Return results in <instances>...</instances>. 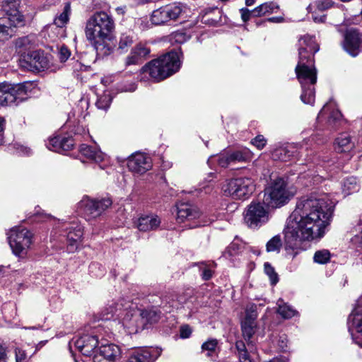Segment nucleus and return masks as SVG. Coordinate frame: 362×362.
Instances as JSON below:
<instances>
[{
  "label": "nucleus",
  "mask_w": 362,
  "mask_h": 362,
  "mask_svg": "<svg viewBox=\"0 0 362 362\" xmlns=\"http://www.w3.org/2000/svg\"><path fill=\"white\" fill-rule=\"evenodd\" d=\"M33 37L25 36L17 39L15 43L16 48L22 49L21 51L30 49L33 42Z\"/></svg>",
  "instance_id": "obj_44"
},
{
  "label": "nucleus",
  "mask_w": 362,
  "mask_h": 362,
  "mask_svg": "<svg viewBox=\"0 0 362 362\" xmlns=\"http://www.w3.org/2000/svg\"><path fill=\"white\" fill-rule=\"evenodd\" d=\"M115 30L112 17L104 11L95 13L86 23V36L88 40H110Z\"/></svg>",
  "instance_id": "obj_5"
},
{
  "label": "nucleus",
  "mask_w": 362,
  "mask_h": 362,
  "mask_svg": "<svg viewBox=\"0 0 362 362\" xmlns=\"http://www.w3.org/2000/svg\"><path fill=\"white\" fill-rule=\"evenodd\" d=\"M161 223L160 217L156 214L141 216L135 222L136 227L143 232H148L158 229Z\"/></svg>",
  "instance_id": "obj_26"
},
{
  "label": "nucleus",
  "mask_w": 362,
  "mask_h": 362,
  "mask_svg": "<svg viewBox=\"0 0 362 362\" xmlns=\"http://www.w3.org/2000/svg\"><path fill=\"white\" fill-rule=\"evenodd\" d=\"M257 317V306L250 304L245 309V315L241 321V330L244 339L250 346L252 344L250 339L256 332Z\"/></svg>",
  "instance_id": "obj_14"
},
{
  "label": "nucleus",
  "mask_w": 362,
  "mask_h": 362,
  "mask_svg": "<svg viewBox=\"0 0 362 362\" xmlns=\"http://www.w3.org/2000/svg\"><path fill=\"white\" fill-rule=\"evenodd\" d=\"M118 346L113 344H101L93 354V362H115L120 357Z\"/></svg>",
  "instance_id": "obj_19"
},
{
  "label": "nucleus",
  "mask_w": 362,
  "mask_h": 362,
  "mask_svg": "<svg viewBox=\"0 0 362 362\" xmlns=\"http://www.w3.org/2000/svg\"><path fill=\"white\" fill-rule=\"evenodd\" d=\"M238 250H239L238 245L235 243H232L226 248V251L223 253V256L226 257H232L237 254Z\"/></svg>",
  "instance_id": "obj_51"
},
{
  "label": "nucleus",
  "mask_w": 362,
  "mask_h": 362,
  "mask_svg": "<svg viewBox=\"0 0 362 362\" xmlns=\"http://www.w3.org/2000/svg\"><path fill=\"white\" fill-rule=\"evenodd\" d=\"M25 62L30 71H41L48 67L49 62L44 53L40 51H33L25 57Z\"/></svg>",
  "instance_id": "obj_22"
},
{
  "label": "nucleus",
  "mask_w": 362,
  "mask_h": 362,
  "mask_svg": "<svg viewBox=\"0 0 362 362\" xmlns=\"http://www.w3.org/2000/svg\"><path fill=\"white\" fill-rule=\"evenodd\" d=\"M316 226L317 193L312 192L298 199L294 211L288 218L284 229L287 255L294 258L299 250H305L303 243L314 239Z\"/></svg>",
  "instance_id": "obj_1"
},
{
  "label": "nucleus",
  "mask_w": 362,
  "mask_h": 362,
  "mask_svg": "<svg viewBox=\"0 0 362 362\" xmlns=\"http://www.w3.org/2000/svg\"><path fill=\"white\" fill-rule=\"evenodd\" d=\"M160 355V351L157 349H136L129 354L127 362H153Z\"/></svg>",
  "instance_id": "obj_21"
},
{
  "label": "nucleus",
  "mask_w": 362,
  "mask_h": 362,
  "mask_svg": "<svg viewBox=\"0 0 362 362\" xmlns=\"http://www.w3.org/2000/svg\"><path fill=\"white\" fill-rule=\"evenodd\" d=\"M80 153L87 159L95 163L105 161L107 158V156L101 151L95 148V147L89 146L86 144L81 145Z\"/></svg>",
  "instance_id": "obj_29"
},
{
  "label": "nucleus",
  "mask_w": 362,
  "mask_h": 362,
  "mask_svg": "<svg viewBox=\"0 0 362 362\" xmlns=\"http://www.w3.org/2000/svg\"><path fill=\"white\" fill-rule=\"evenodd\" d=\"M112 102V97L110 93H105L98 97L95 105L98 109L107 110Z\"/></svg>",
  "instance_id": "obj_42"
},
{
  "label": "nucleus",
  "mask_w": 362,
  "mask_h": 362,
  "mask_svg": "<svg viewBox=\"0 0 362 362\" xmlns=\"http://www.w3.org/2000/svg\"><path fill=\"white\" fill-rule=\"evenodd\" d=\"M116 11L118 14L124 15L126 12V6L117 7Z\"/></svg>",
  "instance_id": "obj_62"
},
{
  "label": "nucleus",
  "mask_w": 362,
  "mask_h": 362,
  "mask_svg": "<svg viewBox=\"0 0 362 362\" xmlns=\"http://www.w3.org/2000/svg\"><path fill=\"white\" fill-rule=\"evenodd\" d=\"M360 189L359 183L354 177H349L344 180L341 189L344 196L357 192Z\"/></svg>",
  "instance_id": "obj_37"
},
{
  "label": "nucleus",
  "mask_w": 362,
  "mask_h": 362,
  "mask_svg": "<svg viewBox=\"0 0 362 362\" xmlns=\"http://www.w3.org/2000/svg\"><path fill=\"white\" fill-rule=\"evenodd\" d=\"M8 241L13 253L23 257L32 243L33 234L25 228L14 227L8 233Z\"/></svg>",
  "instance_id": "obj_9"
},
{
  "label": "nucleus",
  "mask_w": 362,
  "mask_h": 362,
  "mask_svg": "<svg viewBox=\"0 0 362 362\" xmlns=\"http://www.w3.org/2000/svg\"><path fill=\"white\" fill-rule=\"evenodd\" d=\"M172 40L175 42L182 44L185 42L189 37L183 32H175L172 35Z\"/></svg>",
  "instance_id": "obj_49"
},
{
  "label": "nucleus",
  "mask_w": 362,
  "mask_h": 362,
  "mask_svg": "<svg viewBox=\"0 0 362 362\" xmlns=\"http://www.w3.org/2000/svg\"><path fill=\"white\" fill-rule=\"evenodd\" d=\"M74 145V139L71 137L59 136L50 138L46 143V146L49 151L58 153L69 151Z\"/></svg>",
  "instance_id": "obj_25"
},
{
  "label": "nucleus",
  "mask_w": 362,
  "mask_h": 362,
  "mask_svg": "<svg viewBox=\"0 0 362 362\" xmlns=\"http://www.w3.org/2000/svg\"><path fill=\"white\" fill-rule=\"evenodd\" d=\"M0 362H7L5 349L1 346H0Z\"/></svg>",
  "instance_id": "obj_60"
},
{
  "label": "nucleus",
  "mask_w": 362,
  "mask_h": 362,
  "mask_svg": "<svg viewBox=\"0 0 362 362\" xmlns=\"http://www.w3.org/2000/svg\"><path fill=\"white\" fill-rule=\"evenodd\" d=\"M255 180L249 177L226 180L222 185L223 193L235 199H245L255 190Z\"/></svg>",
  "instance_id": "obj_7"
},
{
  "label": "nucleus",
  "mask_w": 362,
  "mask_h": 362,
  "mask_svg": "<svg viewBox=\"0 0 362 362\" xmlns=\"http://www.w3.org/2000/svg\"><path fill=\"white\" fill-rule=\"evenodd\" d=\"M79 105L81 106V107H84L86 106V107H88V100L87 99H81L80 101H79Z\"/></svg>",
  "instance_id": "obj_63"
},
{
  "label": "nucleus",
  "mask_w": 362,
  "mask_h": 362,
  "mask_svg": "<svg viewBox=\"0 0 362 362\" xmlns=\"http://www.w3.org/2000/svg\"><path fill=\"white\" fill-rule=\"evenodd\" d=\"M332 254L328 250H318V264H326L330 261Z\"/></svg>",
  "instance_id": "obj_48"
},
{
  "label": "nucleus",
  "mask_w": 362,
  "mask_h": 362,
  "mask_svg": "<svg viewBox=\"0 0 362 362\" xmlns=\"http://www.w3.org/2000/svg\"><path fill=\"white\" fill-rule=\"evenodd\" d=\"M321 114H329L327 124L331 129L337 130L344 127L346 120L343 117L341 112L338 110L335 102L333 100L326 103L320 110Z\"/></svg>",
  "instance_id": "obj_18"
},
{
  "label": "nucleus",
  "mask_w": 362,
  "mask_h": 362,
  "mask_svg": "<svg viewBox=\"0 0 362 362\" xmlns=\"http://www.w3.org/2000/svg\"><path fill=\"white\" fill-rule=\"evenodd\" d=\"M344 49L351 57H356L362 47V33L357 29L350 28L344 34L342 42Z\"/></svg>",
  "instance_id": "obj_15"
},
{
  "label": "nucleus",
  "mask_w": 362,
  "mask_h": 362,
  "mask_svg": "<svg viewBox=\"0 0 362 362\" xmlns=\"http://www.w3.org/2000/svg\"><path fill=\"white\" fill-rule=\"evenodd\" d=\"M149 53L150 49L144 45L139 43L134 46L126 57L124 64L126 66L139 64L143 62Z\"/></svg>",
  "instance_id": "obj_24"
},
{
  "label": "nucleus",
  "mask_w": 362,
  "mask_h": 362,
  "mask_svg": "<svg viewBox=\"0 0 362 362\" xmlns=\"http://www.w3.org/2000/svg\"><path fill=\"white\" fill-rule=\"evenodd\" d=\"M336 203L337 200L331 194L318 187V239L329 230Z\"/></svg>",
  "instance_id": "obj_6"
},
{
  "label": "nucleus",
  "mask_w": 362,
  "mask_h": 362,
  "mask_svg": "<svg viewBox=\"0 0 362 362\" xmlns=\"http://www.w3.org/2000/svg\"><path fill=\"white\" fill-rule=\"evenodd\" d=\"M334 1L332 0H318V10H324L330 8Z\"/></svg>",
  "instance_id": "obj_55"
},
{
  "label": "nucleus",
  "mask_w": 362,
  "mask_h": 362,
  "mask_svg": "<svg viewBox=\"0 0 362 362\" xmlns=\"http://www.w3.org/2000/svg\"><path fill=\"white\" fill-rule=\"evenodd\" d=\"M282 245L281 239L280 235H277L274 236L267 243V252H279Z\"/></svg>",
  "instance_id": "obj_43"
},
{
  "label": "nucleus",
  "mask_w": 362,
  "mask_h": 362,
  "mask_svg": "<svg viewBox=\"0 0 362 362\" xmlns=\"http://www.w3.org/2000/svg\"><path fill=\"white\" fill-rule=\"evenodd\" d=\"M71 55L69 49L64 45H62L59 50V60L63 62H66Z\"/></svg>",
  "instance_id": "obj_52"
},
{
  "label": "nucleus",
  "mask_w": 362,
  "mask_h": 362,
  "mask_svg": "<svg viewBox=\"0 0 362 362\" xmlns=\"http://www.w3.org/2000/svg\"><path fill=\"white\" fill-rule=\"evenodd\" d=\"M284 18L282 16H279V17H272V18H269L267 19V21L269 22H271V23H282L284 22Z\"/></svg>",
  "instance_id": "obj_61"
},
{
  "label": "nucleus",
  "mask_w": 362,
  "mask_h": 362,
  "mask_svg": "<svg viewBox=\"0 0 362 362\" xmlns=\"http://www.w3.org/2000/svg\"><path fill=\"white\" fill-rule=\"evenodd\" d=\"M139 25V28L142 30L146 29L148 28V19L147 18H141L138 20V23Z\"/></svg>",
  "instance_id": "obj_59"
},
{
  "label": "nucleus",
  "mask_w": 362,
  "mask_h": 362,
  "mask_svg": "<svg viewBox=\"0 0 362 362\" xmlns=\"http://www.w3.org/2000/svg\"><path fill=\"white\" fill-rule=\"evenodd\" d=\"M71 11V7L67 4L64 8V11L54 19V24L59 28H62L69 21V14Z\"/></svg>",
  "instance_id": "obj_41"
},
{
  "label": "nucleus",
  "mask_w": 362,
  "mask_h": 362,
  "mask_svg": "<svg viewBox=\"0 0 362 362\" xmlns=\"http://www.w3.org/2000/svg\"><path fill=\"white\" fill-rule=\"evenodd\" d=\"M264 267V272L269 277L271 284L275 285L279 281V277L274 268L269 262H265Z\"/></svg>",
  "instance_id": "obj_45"
},
{
  "label": "nucleus",
  "mask_w": 362,
  "mask_h": 362,
  "mask_svg": "<svg viewBox=\"0 0 362 362\" xmlns=\"http://www.w3.org/2000/svg\"><path fill=\"white\" fill-rule=\"evenodd\" d=\"M235 347L238 351V356L240 362H252L243 341H236Z\"/></svg>",
  "instance_id": "obj_40"
},
{
  "label": "nucleus",
  "mask_w": 362,
  "mask_h": 362,
  "mask_svg": "<svg viewBox=\"0 0 362 362\" xmlns=\"http://www.w3.org/2000/svg\"><path fill=\"white\" fill-rule=\"evenodd\" d=\"M17 153L20 155H29L30 153V149L23 145H16Z\"/></svg>",
  "instance_id": "obj_58"
},
{
  "label": "nucleus",
  "mask_w": 362,
  "mask_h": 362,
  "mask_svg": "<svg viewBox=\"0 0 362 362\" xmlns=\"http://www.w3.org/2000/svg\"><path fill=\"white\" fill-rule=\"evenodd\" d=\"M192 333V329L188 325L182 326L180 329V337L183 339L188 338Z\"/></svg>",
  "instance_id": "obj_57"
},
{
  "label": "nucleus",
  "mask_w": 362,
  "mask_h": 362,
  "mask_svg": "<svg viewBox=\"0 0 362 362\" xmlns=\"http://www.w3.org/2000/svg\"><path fill=\"white\" fill-rule=\"evenodd\" d=\"M127 167L133 173L143 175L151 169L152 160L145 153L136 152L128 158Z\"/></svg>",
  "instance_id": "obj_16"
},
{
  "label": "nucleus",
  "mask_w": 362,
  "mask_h": 362,
  "mask_svg": "<svg viewBox=\"0 0 362 362\" xmlns=\"http://www.w3.org/2000/svg\"><path fill=\"white\" fill-rule=\"evenodd\" d=\"M27 88L24 83L11 84L6 82L0 83V105H16L27 98Z\"/></svg>",
  "instance_id": "obj_10"
},
{
  "label": "nucleus",
  "mask_w": 362,
  "mask_h": 362,
  "mask_svg": "<svg viewBox=\"0 0 362 362\" xmlns=\"http://www.w3.org/2000/svg\"><path fill=\"white\" fill-rule=\"evenodd\" d=\"M277 305V313L284 319H290L294 316L298 315V312L291 305L284 303L281 299L278 300Z\"/></svg>",
  "instance_id": "obj_38"
},
{
  "label": "nucleus",
  "mask_w": 362,
  "mask_h": 362,
  "mask_svg": "<svg viewBox=\"0 0 362 362\" xmlns=\"http://www.w3.org/2000/svg\"><path fill=\"white\" fill-rule=\"evenodd\" d=\"M112 204V200L108 197L95 199L84 196L78 203V208L90 220L100 216Z\"/></svg>",
  "instance_id": "obj_11"
},
{
  "label": "nucleus",
  "mask_w": 362,
  "mask_h": 362,
  "mask_svg": "<svg viewBox=\"0 0 362 362\" xmlns=\"http://www.w3.org/2000/svg\"><path fill=\"white\" fill-rule=\"evenodd\" d=\"M255 3V0H245V4L247 6H252Z\"/></svg>",
  "instance_id": "obj_64"
},
{
  "label": "nucleus",
  "mask_w": 362,
  "mask_h": 362,
  "mask_svg": "<svg viewBox=\"0 0 362 362\" xmlns=\"http://www.w3.org/2000/svg\"><path fill=\"white\" fill-rule=\"evenodd\" d=\"M182 12V7L180 4H168L154 10L151 16V21L155 25H165L170 21L177 20Z\"/></svg>",
  "instance_id": "obj_13"
},
{
  "label": "nucleus",
  "mask_w": 362,
  "mask_h": 362,
  "mask_svg": "<svg viewBox=\"0 0 362 362\" xmlns=\"http://www.w3.org/2000/svg\"><path fill=\"white\" fill-rule=\"evenodd\" d=\"M264 202H252L245 212V221L252 228H257L269 221V209Z\"/></svg>",
  "instance_id": "obj_12"
},
{
  "label": "nucleus",
  "mask_w": 362,
  "mask_h": 362,
  "mask_svg": "<svg viewBox=\"0 0 362 362\" xmlns=\"http://www.w3.org/2000/svg\"><path fill=\"white\" fill-rule=\"evenodd\" d=\"M134 310L133 304L124 305L122 303L117 304L114 314L109 316H104L105 320H110L115 315L122 319L124 327L130 334L136 333L140 329H143L148 325H152L158 322L160 319V311L155 307L145 309L140 311L139 316L132 313Z\"/></svg>",
  "instance_id": "obj_3"
},
{
  "label": "nucleus",
  "mask_w": 362,
  "mask_h": 362,
  "mask_svg": "<svg viewBox=\"0 0 362 362\" xmlns=\"http://www.w3.org/2000/svg\"><path fill=\"white\" fill-rule=\"evenodd\" d=\"M333 146L337 153H348L355 147L353 137L347 132L339 133L334 139Z\"/></svg>",
  "instance_id": "obj_27"
},
{
  "label": "nucleus",
  "mask_w": 362,
  "mask_h": 362,
  "mask_svg": "<svg viewBox=\"0 0 362 362\" xmlns=\"http://www.w3.org/2000/svg\"><path fill=\"white\" fill-rule=\"evenodd\" d=\"M94 47L97 54L101 57L108 56L112 52L113 48L110 45L109 40H89Z\"/></svg>",
  "instance_id": "obj_34"
},
{
  "label": "nucleus",
  "mask_w": 362,
  "mask_h": 362,
  "mask_svg": "<svg viewBox=\"0 0 362 362\" xmlns=\"http://www.w3.org/2000/svg\"><path fill=\"white\" fill-rule=\"evenodd\" d=\"M200 271L202 272V279L204 280H209L212 277L213 272L209 265L202 264L200 267Z\"/></svg>",
  "instance_id": "obj_50"
},
{
  "label": "nucleus",
  "mask_w": 362,
  "mask_h": 362,
  "mask_svg": "<svg viewBox=\"0 0 362 362\" xmlns=\"http://www.w3.org/2000/svg\"><path fill=\"white\" fill-rule=\"evenodd\" d=\"M217 344L218 341L216 339H209L202 344V349L203 351H208L209 353L207 354V355L210 356V353L214 352L216 350Z\"/></svg>",
  "instance_id": "obj_47"
},
{
  "label": "nucleus",
  "mask_w": 362,
  "mask_h": 362,
  "mask_svg": "<svg viewBox=\"0 0 362 362\" xmlns=\"http://www.w3.org/2000/svg\"><path fill=\"white\" fill-rule=\"evenodd\" d=\"M266 139L262 135L257 136L252 140L251 143L255 146L258 149H262L266 145Z\"/></svg>",
  "instance_id": "obj_53"
},
{
  "label": "nucleus",
  "mask_w": 362,
  "mask_h": 362,
  "mask_svg": "<svg viewBox=\"0 0 362 362\" xmlns=\"http://www.w3.org/2000/svg\"><path fill=\"white\" fill-rule=\"evenodd\" d=\"M201 212L199 209L189 203H180L177 206V221L180 223L199 218Z\"/></svg>",
  "instance_id": "obj_23"
},
{
  "label": "nucleus",
  "mask_w": 362,
  "mask_h": 362,
  "mask_svg": "<svg viewBox=\"0 0 362 362\" xmlns=\"http://www.w3.org/2000/svg\"><path fill=\"white\" fill-rule=\"evenodd\" d=\"M133 43L134 39L132 35L127 33H122L119 37L117 49L120 54L125 53Z\"/></svg>",
  "instance_id": "obj_39"
},
{
  "label": "nucleus",
  "mask_w": 362,
  "mask_h": 362,
  "mask_svg": "<svg viewBox=\"0 0 362 362\" xmlns=\"http://www.w3.org/2000/svg\"><path fill=\"white\" fill-rule=\"evenodd\" d=\"M16 362H25L26 354L24 351L21 349H16Z\"/></svg>",
  "instance_id": "obj_56"
},
{
  "label": "nucleus",
  "mask_w": 362,
  "mask_h": 362,
  "mask_svg": "<svg viewBox=\"0 0 362 362\" xmlns=\"http://www.w3.org/2000/svg\"><path fill=\"white\" fill-rule=\"evenodd\" d=\"M316 52L317 44L315 36L305 35L299 39V61L296 67V72L303 88V93L300 95L301 100L305 104L311 106H314L315 103V53Z\"/></svg>",
  "instance_id": "obj_2"
},
{
  "label": "nucleus",
  "mask_w": 362,
  "mask_h": 362,
  "mask_svg": "<svg viewBox=\"0 0 362 362\" xmlns=\"http://www.w3.org/2000/svg\"><path fill=\"white\" fill-rule=\"evenodd\" d=\"M11 18H0V42L10 39L14 34V28L19 24Z\"/></svg>",
  "instance_id": "obj_28"
},
{
  "label": "nucleus",
  "mask_w": 362,
  "mask_h": 362,
  "mask_svg": "<svg viewBox=\"0 0 362 362\" xmlns=\"http://www.w3.org/2000/svg\"><path fill=\"white\" fill-rule=\"evenodd\" d=\"M207 163L211 168H215L216 165L221 168H227L232 163L229 151L210 156Z\"/></svg>",
  "instance_id": "obj_32"
},
{
  "label": "nucleus",
  "mask_w": 362,
  "mask_h": 362,
  "mask_svg": "<svg viewBox=\"0 0 362 362\" xmlns=\"http://www.w3.org/2000/svg\"><path fill=\"white\" fill-rule=\"evenodd\" d=\"M297 153V148L293 145H288L284 147H280L274 151L272 157L275 160L281 161H287L292 157H294Z\"/></svg>",
  "instance_id": "obj_31"
},
{
  "label": "nucleus",
  "mask_w": 362,
  "mask_h": 362,
  "mask_svg": "<svg viewBox=\"0 0 362 362\" xmlns=\"http://www.w3.org/2000/svg\"><path fill=\"white\" fill-rule=\"evenodd\" d=\"M241 13V18L243 22L248 21L251 17H254L253 10L250 11L247 8H242L240 9Z\"/></svg>",
  "instance_id": "obj_54"
},
{
  "label": "nucleus",
  "mask_w": 362,
  "mask_h": 362,
  "mask_svg": "<svg viewBox=\"0 0 362 362\" xmlns=\"http://www.w3.org/2000/svg\"><path fill=\"white\" fill-rule=\"evenodd\" d=\"M98 344L97 336L84 334L76 339H73L69 342V347L71 349L74 345L83 355L88 356L95 353Z\"/></svg>",
  "instance_id": "obj_17"
},
{
  "label": "nucleus",
  "mask_w": 362,
  "mask_h": 362,
  "mask_svg": "<svg viewBox=\"0 0 362 362\" xmlns=\"http://www.w3.org/2000/svg\"><path fill=\"white\" fill-rule=\"evenodd\" d=\"M229 153L232 163L237 162H247L250 160L253 156L252 151L247 148L229 151Z\"/></svg>",
  "instance_id": "obj_35"
},
{
  "label": "nucleus",
  "mask_w": 362,
  "mask_h": 362,
  "mask_svg": "<svg viewBox=\"0 0 362 362\" xmlns=\"http://www.w3.org/2000/svg\"><path fill=\"white\" fill-rule=\"evenodd\" d=\"M361 300L357 302V307L355 308L352 313L349 317V322H352V325L356 331L362 335V315L360 314Z\"/></svg>",
  "instance_id": "obj_36"
},
{
  "label": "nucleus",
  "mask_w": 362,
  "mask_h": 362,
  "mask_svg": "<svg viewBox=\"0 0 362 362\" xmlns=\"http://www.w3.org/2000/svg\"><path fill=\"white\" fill-rule=\"evenodd\" d=\"M20 5V0H4L3 3L4 11L8 16V18L14 19L17 23H22V16L20 15L18 7Z\"/></svg>",
  "instance_id": "obj_30"
},
{
  "label": "nucleus",
  "mask_w": 362,
  "mask_h": 362,
  "mask_svg": "<svg viewBox=\"0 0 362 362\" xmlns=\"http://www.w3.org/2000/svg\"><path fill=\"white\" fill-rule=\"evenodd\" d=\"M289 197L286 181L278 177L272 180L264 189L263 202L268 207L277 208L287 203Z\"/></svg>",
  "instance_id": "obj_8"
},
{
  "label": "nucleus",
  "mask_w": 362,
  "mask_h": 362,
  "mask_svg": "<svg viewBox=\"0 0 362 362\" xmlns=\"http://www.w3.org/2000/svg\"><path fill=\"white\" fill-rule=\"evenodd\" d=\"M180 55H182L180 51H171L158 59L151 60L141 68V72L148 74L155 81H160L180 69Z\"/></svg>",
  "instance_id": "obj_4"
},
{
  "label": "nucleus",
  "mask_w": 362,
  "mask_h": 362,
  "mask_svg": "<svg viewBox=\"0 0 362 362\" xmlns=\"http://www.w3.org/2000/svg\"><path fill=\"white\" fill-rule=\"evenodd\" d=\"M279 10V6L276 2H265L253 9L254 17H260L267 14L276 13Z\"/></svg>",
  "instance_id": "obj_33"
},
{
  "label": "nucleus",
  "mask_w": 362,
  "mask_h": 362,
  "mask_svg": "<svg viewBox=\"0 0 362 362\" xmlns=\"http://www.w3.org/2000/svg\"><path fill=\"white\" fill-rule=\"evenodd\" d=\"M136 89L134 82L122 81L117 84V90L119 92H133Z\"/></svg>",
  "instance_id": "obj_46"
},
{
  "label": "nucleus",
  "mask_w": 362,
  "mask_h": 362,
  "mask_svg": "<svg viewBox=\"0 0 362 362\" xmlns=\"http://www.w3.org/2000/svg\"><path fill=\"white\" fill-rule=\"evenodd\" d=\"M66 236L69 243L68 250L74 252L77 249L78 243L83 236L82 226L77 221L70 222L64 226Z\"/></svg>",
  "instance_id": "obj_20"
}]
</instances>
